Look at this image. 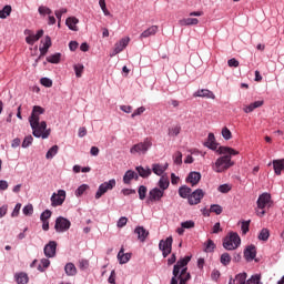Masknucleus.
Masks as SVG:
<instances>
[{"instance_id":"nucleus-41","label":"nucleus","mask_w":284,"mask_h":284,"mask_svg":"<svg viewBox=\"0 0 284 284\" xmlns=\"http://www.w3.org/2000/svg\"><path fill=\"white\" fill-rule=\"evenodd\" d=\"M181 134V126L175 125L169 129V136H179Z\"/></svg>"},{"instance_id":"nucleus-56","label":"nucleus","mask_w":284,"mask_h":284,"mask_svg":"<svg viewBox=\"0 0 284 284\" xmlns=\"http://www.w3.org/2000/svg\"><path fill=\"white\" fill-rule=\"evenodd\" d=\"M50 216H52V211L45 210L44 212L41 213L40 220L48 221V219H50Z\"/></svg>"},{"instance_id":"nucleus-61","label":"nucleus","mask_w":284,"mask_h":284,"mask_svg":"<svg viewBox=\"0 0 284 284\" xmlns=\"http://www.w3.org/2000/svg\"><path fill=\"white\" fill-rule=\"evenodd\" d=\"M241 230L243 234H247L250 232V221L242 222Z\"/></svg>"},{"instance_id":"nucleus-55","label":"nucleus","mask_w":284,"mask_h":284,"mask_svg":"<svg viewBox=\"0 0 284 284\" xmlns=\"http://www.w3.org/2000/svg\"><path fill=\"white\" fill-rule=\"evenodd\" d=\"M80 270H88L90 267V262L88 260H80L78 263Z\"/></svg>"},{"instance_id":"nucleus-42","label":"nucleus","mask_w":284,"mask_h":284,"mask_svg":"<svg viewBox=\"0 0 284 284\" xmlns=\"http://www.w3.org/2000/svg\"><path fill=\"white\" fill-rule=\"evenodd\" d=\"M38 12H39V14H41V17H45V14H52V9H50L45 6H40L38 8Z\"/></svg>"},{"instance_id":"nucleus-29","label":"nucleus","mask_w":284,"mask_h":284,"mask_svg":"<svg viewBox=\"0 0 284 284\" xmlns=\"http://www.w3.org/2000/svg\"><path fill=\"white\" fill-rule=\"evenodd\" d=\"M42 43L43 45L40 47V52L41 54H45L48 50H50V47L52 45V39L50 38V36H47Z\"/></svg>"},{"instance_id":"nucleus-37","label":"nucleus","mask_w":284,"mask_h":284,"mask_svg":"<svg viewBox=\"0 0 284 284\" xmlns=\"http://www.w3.org/2000/svg\"><path fill=\"white\" fill-rule=\"evenodd\" d=\"M140 201H145V196H148V186L140 185L138 190Z\"/></svg>"},{"instance_id":"nucleus-64","label":"nucleus","mask_w":284,"mask_h":284,"mask_svg":"<svg viewBox=\"0 0 284 284\" xmlns=\"http://www.w3.org/2000/svg\"><path fill=\"white\" fill-rule=\"evenodd\" d=\"M254 104H247V105H244V108H243V112H245V114H250V113H252V112H254Z\"/></svg>"},{"instance_id":"nucleus-60","label":"nucleus","mask_w":284,"mask_h":284,"mask_svg":"<svg viewBox=\"0 0 284 284\" xmlns=\"http://www.w3.org/2000/svg\"><path fill=\"white\" fill-rule=\"evenodd\" d=\"M143 112H145V106H140L131 114V116L132 119H134V116H141Z\"/></svg>"},{"instance_id":"nucleus-21","label":"nucleus","mask_w":284,"mask_h":284,"mask_svg":"<svg viewBox=\"0 0 284 284\" xmlns=\"http://www.w3.org/2000/svg\"><path fill=\"white\" fill-rule=\"evenodd\" d=\"M244 258L248 262L254 261V258H256V246L254 245L247 246L244 251Z\"/></svg>"},{"instance_id":"nucleus-22","label":"nucleus","mask_w":284,"mask_h":284,"mask_svg":"<svg viewBox=\"0 0 284 284\" xmlns=\"http://www.w3.org/2000/svg\"><path fill=\"white\" fill-rule=\"evenodd\" d=\"M193 97H200L202 99H216V95H214V92L210 91L209 89H202L197 90Z\"/></svg>"},{"instance_id":"nucleus-4","label":"nucleus","mask_w":284,"mask_h":284,"mask_svg":"<svg viewBox=\"0 0 284 284\" xmlns=\"http://www.w3.org/2000/svg\"><path fill=\"white\" fill-rule=\"evenodd\" d=\"M192 261V256L187 255L185 257L180 258L176 264L173 266V277L171 278V284H179V275L185 274L187 272V263Z\"/></svg>"},{"instance_id":"nucleus-62","label":"nucleus","mask_w":284,"mask_h":284,"mask_svg":"<svg viewBox=\"0 0 284 284\" xmlns=\"http://www.w3.org/2000/svg\"><path fill=\"white\" fill-rule=\"evenodd\" d=\"M116 225L118 227H125V225H128V217L125 216L120 217Z\"/></svg>"},{"instance_id":"nucleus-5","label":"nucleus","mask_w":284,"mask_h":284,"mask_svg":"<svg viewBox=\"0 0 284 284\" xmlns=\"http://www.w3.org/2000/svg\"><path fill=\"white\" fill-rule=\"evenodd\" d=\"M151 149H152V140L150 138H146L144 139L143 142H139L134 144L130 149V154H133V155L138 154L139 156H143L148 154V152H150Z\"/></svg>"},{"instance_id":"nucleus-8","label":"nucleus","mask_w":284,"mask_h":284,"mask_svg":"<svg viewBox=\"0 0 284 284\" xmlns=\"http://www.w3.org/2000/svg\"><path fill=\"white\" fill-rule=\"evenodd\" d=\"M71 225H72V223L70 222V220H68V219H65L63 216H59L55 220L54 230H55V232L61 234L63 232H68L70 230Z\"/></svg>"},{"instance_id":"nucleus-23","label":"nucleus","mask_w":284,"mask_h":284,"mask_svg":"<svg viewBox=\"0 0 284 284\" xmlns=\"http://www.w3.org/2000/svg\"><path fill=\"white\" fill-rule=\"evenodd\" d=\"M79 23V20L77 17H69L65 20V26L69 28V30H72L73 32H79V27H77Z\"/></svg>"},{"instance_id":"nucleus-48","label":"nucleus","mask_w":284,"mask_h":284,"mask_svg":"<svg viewBox=\"0 0 284 284\" xmlns=\"http://www.w3.org/2000/svg\"><path fill=\"white\" fill-rule=\"evenodd\" d=\"M222 136L225 141H230V139H232V131H230V129H227V126H224L222 129Z\"/></svg>"},{"instance_id":"nucleus-54","label":"nucleus","mask_w":284,"mask_h":284,"mask_svg":"<svg viewBox=\"0 0 284 284\" xmlns=\"http://www.w3.org/2000/svg\"><path fill=\"white\" fill-rule=\"evenodd\" d=\"M174 163H175V165H181V163H183V153H181V152H176L175 154H174Z\"/></svg>"},{"instance_id":"nucleus-9","label":"nucleus","mask_w":284,"mask_h":284,"mask_svg":"<svg viewBox=\"0 0 284 284\" xmlns=\"http://www.w3.org/2000/svg\"><path fill=\"white\" fill-rule=\"evenodd\" d=\"M51 205L52 207H59L60 205H63L65 202V190H58L57 193H53L51 195Z\"/></svg>"},{"instance_id":"nucleus-30","label":"nucleus","mask_w":284,"mask_h":284,"mask_svg":"<svg viewBox=\"0 0 284 284\" xmlns=\"http://www.w3.org/2000/svg\"><path fill=\"white\" fill-rule=\"evenodd\" d=\"M273 168L275 174L281 175V172H283L284 170V160H274Z\"/></svg>"},{"instance_id":"nucleus-63","label":"nucleus","mask_w":284,"mask_h":284,"mask_svg":"<svg viewBox=\"0 0 284 284\" xmlns=\"http://www.w3.org/2000/svg\"><path fill=\"white\" fill-rule=\"evenodd\" d=\"M227 65L229 68H239V60H236L235 58H232L227 61Z\"/></svg>"},{"instance_id":"nucleus-49","label":"nucleus","mask_w":284,"mask_h":284,"mask_svg":"<svg viewBox=\"0 0 284 284\" xmlns=\"http://www.w3.org/2000/svg\"><path fill=\"white\" fill-rule=\"evenodd\" d=\"M34 141V138H32V135H27L24 139H23V142H22V148L23 149H27L29 145H32V142Z\"/></svg>"},{"instance_id":"nucleus-59","label":"nucleus","mask_w":284,"mask_h":284,"mask_svg":"<svg viewBox=\"0 0 284 284\" xmlns=\"http://www.w3.org/2000/svg\"><path fill=\"white\" fill-rule=\"evenodd\" d=\"M40 83L44 85V88H52V81L50 80V78H42L40 80Z\"/></svg>"},{"instance_id":"nucleus-28","label":"nucleus","mask_w":284,"mask_h":284,"mask_svg":"<svg viewBox=\"0 0 284 284\" xmlns=\"http://www.w3.org/2000/svg\"><path fill=\"white\" fill-rule=\"evenodd\" d=\"M139 176H141L142 179H148V176H150L152 174V169L150 168H143V166H136L135 168Z\"/></svg>"},{"instance_id":"nucleus-45","label":"nucleus","mask_w":284,"mask_h":284,"mask_svg":"<svg viewBox=\"0 0 284 284\" xmlns=\"http://www.w3.org/2000/svg\"><path fill=\"white\" fill-rule=\"evenodd\" d=\"M246 284H261V275L255 274L252 275L247 281Z\"/></svg>"},{"instance_id":"nucleus-57","label":"nucleus","mask_w":284,"mask_h":284,"mask_svg":"<svg viewBox=\"0 0 284 284\" xmlns=\"http://www.w3.org/2000/svg\"><path fill=\"white\" fill-rule=\"evenodd\" d=\"M19 212H21V203L16 204V206L11 213L12 219H16L17 216H19Z\"/></svg>"},{"instance_id":"nucleus-40","label":"nucleus","mask_w":284,"mask_h":284,"mask_svg":"<svg viewBox=\"0 0 284 284\" xmlns=\"http://www.w3.org/2000/svg\"><path fill=\"white\" fill-rule=\"evenodd\" d=\"M22 213L24 214V216H32V214H34V206H32V204H27L22 209Z\"/></svg>"},{"instance_id":"nucleus-32","label":"nucleus","mask_w":284,"mask_h":284,"mask_svg":"<svg viewBox=\"0 0 284 284\" xmlns=\"http://www.w3.org/2000/svg\"><path fill=\"white\" fill-rule=\"evenodd\" d=\"M192 194V189H190L189 186H181L179 189V195L182 197V199H189L190 200V196Z\"/></svg>"},{"instance_id":"nucleus-43","label":"nucleus","mask_w":284,"mask_h":284,"mask_svg":"<svg viewBox=\"0 0 284 284\" xmlns=\"http://www.w3.org/2000/svg\"><path fill=\"white\" fill-rule=\"evenodd\" d=\"M267 239H270V230L262 229V231L258 234V240L260 241H267Z\"/></svg>"},{"instance_id":"nucleus-1","label":"nucleus","mask_w":284,"mask_h":284,"mask_svg":"<svg viewBox=\"0 0 284 284\" xmlns=\"http://www.w3.org/2000/svg\"><path fill=\"white\" fill-rule=\"evenodd\" d=\"M45 113V109L40 105H34L29 116V123L32 130L33 136L36 139H48L50 136V129H48V123L41 121V114Z\"/></svg>"},{"instance_id":"nucleus-27","label":"nucleus","mask_w":284,"mask_h":284,"mask_svg":"<svg viewBox=\"0 0 284 284\" xmlns=\"http://www.w3.org/2000/svg\"><path fill=\"white\" fill-rule=\"evenodd\" d=\"M64 272L67 276H77V266L74 265V263L69 262L64 266Z\"/></svg>"},{"instance_id":"nucleus-16","label":"nucleus","mask_w":284,"mask_h":284,"mask_svg":"<svg viewBox=\"0 0 284 284\" xmlns=\"http://www.w3.org/2000/svg\"><path fill=\"white\" fill-rule=\"evenodd\" d=\"M186 183H191V185L194 187V185H199L201 181V172L192 171L186 176Z\"/></svg>"},{"instance_id":"nucleus-2","label":"nucleus","mask_w":284,"mask_h":284,"mask_svg":"<svg viewBox=\"0 0 284 284\" xmlns=\"http://www.w3.org/2000/svg\"><path fill=\"white\" fill-rule=\"evenodd\" d=\"M205 148L216 152V154H239V151L229 146H219L216 143V138L214 133H209L206 142H204Z\"/></svg>"},{"instance_id":"nucleus-13","label":"nucleus","mask_w":284,"mask_h":284,"mask_svg":"<svg viewBox=\"0 0 284 284\" xmlns=\"http://www.w3.org/2000/svg\"><path fill=\"white\" fill-rule=\"evenodd\" d=\"M165 195L164 191H161L158 186L153 187L149 192L148 201H151L152 203H156L163 199Z\"/></svg>"},{"instance_id":"nucleus-14","label":"nucleus","mask_w":284,"mask_h":284,"mask_svg":"<svg viewBox=\"0 0 284 284\" xmlns=\"http://www.w3.org/2000/svg\"><path fill=\"white\" fill-rule=\"evenodd\" d=\"M205 196V193L203 190L197 189L195 190L190 196H189V203L190 205H199L201 203V200Z\"/></svg>"},{"instance_id":"nucleus-19","label":"nucleus","mask_w":284,"mask_h":284,"mask_svg":"<svg viewBox=\"0 0 284 284\" xmlns=\"http://www.w3.org/2000/svg\"><path fill=\"white\" fill-rule=\"evenodd\" d=\"M169 164L164 163V164H152V172L156 174V176H164L163 174H165V171L168 170Z\"/></svg>"},{"instance_id":"nucleus-34","label":"nucleus","mask_w":284,"mask_h":284,"mask_svg":"<svg viewBox=\"0 0 284 284\" xmlns=\"http://www.w3.org/2000/svg\"><path fill=\"white\" fill-rule=\"evenodd\" d=\"M14 278L17 281L18 284H28V274L26 273H18L14 275Z\"/></svg>"},{"instance_id":"nucleus-24","label":"nucleus","mask_w":284,"mask_h":284,"mask_svg":"<svg viewBox=\"0 0 284 284\" xmlns=\"http://www.w3.org/2000/svg\"><path fill=\"white\" fill-rule=\"evenodd\" d=\"M41 37H43V30H39L37 34L32 33L31 36H27L26 41L29 45H34V43H37Z\"/></svg>"},{"instance_id":"nucleus-20","label":"nucleus","mask_w":284,"mask_h":284,"mask_svg":"<svg viewBox=\"0 0 284 284\" xmlns=\"http://www.w3.org/2000/svg\"><path fill=\"white\" fill-rule=\"evenodd\" d=\"M159 32V26H151L140 34V39H150Z\"/></svg>"},{"instance_id":"nucleus-46","label":"nucleus","mask_w":284,"mask_h":284,"mask_svg":"<svg viewBox=\"0 0 284 284\" xmlns=\"http://www.w3.org/2000/svg\"><path fill=\"white\" fill-rule=\"evenodd\" d=\"M210 212H213L214 214H222L223 213V206L219 204H212L210 207Z\"/></svg>"},{"instance_id":"nucleus-12","label":"nucleus","mask_w":284,"mask_h":284,"mask_svg":"<svg viewBox=\"0 0 284 284\" xmlns=\"http://www.w3.org/2000/svg\"><path fill=\"white\" fill-rule=\"evenodd\" d=\"M130 43V38H122L119 42L115 43L113 51L110 53V57H116V54L123 52L128 44Z\"/></svg>"},{"instance_id":"nucleus-3","label":"nucleus","mask_w":284,"mask_h":284,"mask_svg":"<svg viewBox=\"0 0 284 284\" xmlns=\"http://www.w3.org/2000/svg\"><path fill=\"white\" fill-rule=\"evenodd\" d=\"M223 156H220L215 160V162L212 164V170L216 172L217 174H221L223 172H226V170H230L232 165H234V162H232V156H236V154H222Z\"/></svg>"},{"instance_id":"nucleus-25","label":"nucleus","mask_w":284,"mask_h":284,"mask_svg":"<svg viewBox=\"0 0 284 284\" xmlns=\"http://www.w3.org/2000/svg\"><path fill=\"white\" fill-rule=\"evenodd\" d=\"M133 179H135V181H139V174H136V172L132 170H129L123 176V183H125V185H130Z\"/></svg>"},{"instance_id":"nucleus-11","label":"nucleus","mask_w":284,"mask_h":284,"mask_svg":"<svg viewBox=\"0 0 284 284\" xmlns=\"http://www.w3.org/2000/svg\"><path fill=\"white\" fill-rule=\"evenodd\" d=\"M172 236H169L166 240H161L159 243V247L164 258H168V255L172 254Z\"/></svg>"},{"instance_id":"nucleus-44","label":"nucleus","mask_w":284,"mask_h":284,"mask_svg":"<svg viewBox=\"0 0 284 284\" xmlns=\"http://www.w3.org/2000/svg\"><path fill=\"white\" fill-rule=\"evenodd\" d=\"M232 191V185L230 184H222L217 187V192H221V194H227V192Z\"/></svg>"},{"instance_id":"nucleus-26","label":"nucleus","mask_w":284,"mask_h":284,"mask_svg":"<svg viewBox=\"0 0 284 284\" xmlns=\"http://www.w3.org/2000/svg\"><path fill=\"white\" fill-rule=\"evenodd\" d=\"M159 185V190H161L162 192H165V190H168L170 187V179H168V176L162 175L158 182Z\"/></svg>"},{"instance_id":"nucleus-52","label":"nucleus","mask_w":284,"mask_h":284,"mask_svg":"<svg viewBox=\"0 0 284 284\" xmlns=\"http://www.w3.org/2000/svg\"><path fill=\"white\" fill-rule=\"evenodd\" d=\"M75 77L81 79V74H83V64H75L74 67Z\"/></svg>"},{"instance_id":"nucleus-53","label":"nucleus","mask_w":284,"mask_h":284,"mask_svg":"<svg viewBox=\"0 0 284 284\" xmlns=\"http://www.w3.org/2000/svg\"><path fill=\"white\" fill-rule=\"evenodd\" d=\"M194 225H195V223L192 220L181 223V227H183L184 230H192V227H194Z\"/></svg>"},{"instance_id":"nucleus-58","label":"nucleus","mask_w":284,"mask_h":284,"mask_svg":"<svg viewBox=\"0 0 284 284\" xmlns=\"http://www.w3.org/2000/svg\"><path fill=\"white\" fill-rule=\"evenodd\" d=\"M214 247H216L214 241L209 240L205 246V252H214Z\"/></svg>"},{"instance_id":"nucleus-50","label":"nucleus","mask_w":284,"mask_h":284,"mask_svg":"<svg viewBox=\"0 0 284 284\" xmlns=\"http://www.w3.org/2000/svg\"><path fill=\"white\" fill-rule=\"evenodd\" d=\"M67 12H68L67 8H61L60 10L54 11L55 18L58 19L59 22H61L63 14H65Z\"/></svg>"},{"instance_id":"nucleus-36","label":"nucleus","mask_w":284,"mask_h":284,"mask_svg":"<svg viewBox=\"0 0 284 284\" xmlns=\"http://www.w3.org/2000/svg\"><path fill=\"white\" fill-rule=\"evenodd\" d=\"M10 12H12L11 6H4L2 10H0V19H8L10 17Z\"/></svg>"},{"instance_id":"nucleus-39","label":"nucleus","mask_w":284,"mask_h":284,"mask_svg":"<svg viewBox=\"0 0 284 284\" xmlns=\"http://www.w3.org/2000/svg\"><path fill=\"white\" fill-rule=\"evenodd\" d=\"M87 190H90V185L82 184L75 190V196H83Z\"/></svg>"},{"instance_id":"nucleus-15","label":"nucleus","mask_w":284,"mask_h":284,"mask_svg":"<svg viewBox=\"0 0 284 284\" xmlns=\"http://www.w3.org/2000/svg\"><path fill=\"white\" fill-rule=\"evenodd\" d=\"M43 252L47 258H54V256H57V242L50 241L44 245Z\"/></svg>"},{"instance_id":"nucleus-18","label":"nucleus","mask_w":284,"mask_h":284,"mask_svg":"<svg viewBox=\"0 0 284 284\" xmlns=\"http://www.w3.org/2000/svg\"><path fill=\"white\" fill-rule=\"evenodd\" d=\"M134 234L138 235V239L139 241H141V243H145V239L150 236V232L143 226H136L134 230Z\"/></svg>"},{"instance_id":"nucleus-35","label":"nucleus","mask_w":284,"mask_h":284,"mask_svg":"<svg viewBox=\"0 0 284 284\" xmlns=\"http://www.w3.org/2000/svg\"><path fill=\"white\" fill-rule=\"evenodd\" d=\"M235 283L236 284H247V273H239L235 276Z\"/></svg>"},{"instance_id":"nucleus-33","label":"nucleus","mask_w":284,"mask_h":284,"mask_svg":"<svg viewBox=\"0 0 284 284\" xmlns=\"http://www.w3.org/2000/svg\"><path fill=\"white\" fill-rule=\"evenodd\" d=\"M57 154H59V145H53L48 150V152L45 154V159H48V160L54 159V156H57Z\"/></svg>"},{"instance_id":"nucleus-6","label":"nucleus","mask_w":284,"mask_h":284,"mask_svg":"<svg viewBox=\"0 0 284 284\" xmlns=\"http://www.w3.org/2000/svg\"><path fill=\"white\" fill-rule=\"evenodd\" d=\"M241 245V236L239 233L231 232L223 241V247L232 251L236 250Z\"/></svg>"},{"instance_id":"nucleus-47","label":"nucleus","mask_w":284,"mask_h":284,"mask_svg":"<svg viewBox=\"0 0 284 284\" xmlns=\"http://www.w3.org/2000/svg\"><path fill=\"white\" fill-rule=\"evenodd\" d=\"M231 262H232V256H230V253H223L221 255V263H222V265H227Z\"/></svg>"},{"instance_id":"nucleus-51","label":"nucleus","mask_w":284,"mask_h":284,"mask_svg":"<svg viewBox=\"0 0 284 284\" xmlns=\"http://www.w3.org/2000/svg\"><path fill=\"white\" fill-rule=\"evenodd\" d=\"M42 267H44V270L48 268V267H50V260H48V258H42L41 262H40V265L38 266V270H39L40 272H43V268H42Z\"/></svg>"},{"instance_id":"nucleus-7","label":"nucleus","mask_w":284,"mask_h":284,"mask_svg":"<svg viewBox=\"0 0 284 284\" xmlns=\"http://www.w3.org/2000/svg\"><path fill=\"white\" fill-rule=\"evenodd\" d=\"M116 187V180L111 179L102 184L99 185V189L95 193V199L99 200L103 194H106V192H110V190H114Z\"/></svg>"},{"instance_id":"nucleus-31","label":"nucleus","mask_w":284,"mask_h":284,"mask_svg":"<svg viewBox=\"0 0 284 284\" xmlns=\"http://www.w3.org/2000/svg\"><path fill=\"white\" fill-rule=\"evenodd\" d=\"M180 26H199V19L196 18H184L179 21Z\"/></svg>"},{"instance_id":"nucleus-38","label":"nucleus","mask_w":284,"mask_h":284,"mask_svg":"<svg viewBox=\"0 0 284 284\" xmlns=\"http://www.w3.org/2000/svg\"><path fill=\"white\" fill-rule=\"evenodd\" d=\"M48 63H60L61 53H54L52 55L47 57Z\"/></svg>"},{"instance_id":"nucleus-17","label":"nucleus","mask_w":284,"mask_h":284,"mask_svg":"<svg viewBox=\"0 0 284 284\" xmlns=\"http://www.w3.org/2000/svg\"><path fill=\"white\" fill-rule=\"evenodd\" d=\"M130 258H132V253H125V248L121 247L118 253V261L120 265H125V263H130Z\"/></svg>"},{"instance_id":"nucleus-10","label":"nucleus","mask_w":284,"mask_h":284,"mask_svg":"<svg viewBox=\"0 0 284 284\" xmlns=\"http://www.w3.org/2000/svg\"><path fill=\"white\" fill-rule=\"evenodd\" d=\"M258 210H265V207H272V195L270 193H262L256 202Z\"/></svg>"}]
</instances>
